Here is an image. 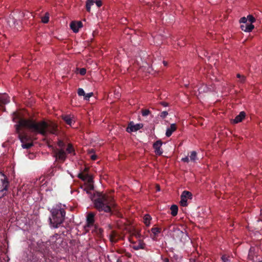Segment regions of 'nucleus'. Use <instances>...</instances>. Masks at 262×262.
<instances>
[{
  "mask_svg": "<svg viewBox=\"0 0 262 262\" xmlns=\"http://www.w3.org/2000/svg\"><path fill=\"white\" fill-rule=\"evenodd\" d=\"M49 13L48 12L46 13L45 16L41 17V21L43 23L46 24L49 21Z\"/></svg>",
  "mask_w": 262,
  "mask_h": 262,
  "instance_id": "22",
  "label": "nucleus"
},
{
  "mask_svg": "<svg viewBox=\"0 0 262 262\" xmlns=\"http://www.w3.org/2000/svg\"><path fill=\"white\" fill-rule=\"evenodd\" d=\"M160 103L164 107L168 106V103L166 102H161Z\"/></svg>",
  "mask_w": 262,
  "mask_h": 262,
  "instance_id": "41",
  "label": "nucleus"
},
{
  "mask_svg": "<svg viewBox=\"0 0 262 262\" xmlns=\"http://www.w3.org/2000/svg\"><path fill=\"white\" fill-rule=\"evenodd\" d=\"M111 240L112 241H113V238H112V237H111Z\"/></svg>",
  "mask_w": 262,
  "mask_h": 262,
  "instance_id": "50",
  "label": "nucleus"
},
{
  "mask_svg": "<svg viewBox=\"0 0 262 262\" xmlns=\"http://www.w3.org/2000/svg\"><path fill=\"white\" fill-rule=\"evenodd\" d=\"M222 259L223 262H231L229 257L226 256V255H223L222 257Z\"/></svg>",
  "mask_w": 262,
  "mask_h": 262,
  "instance_id": "31",
  "label": "nucleus"
},
{
  "mask_svg": "<svg viewBox=\"0 0 262 262\" xmlns=\"http://www.w3.org/2000/svg\"><path fill=\"white\" fill-rule=\"evenodd\" d=\"M144 247L142 245H140L134 247V249L136 250H139L140 249H143Z\"/></svg>",
  "mask_w": 262,
  "mask_h": 262,
  "instance_id": "40",
  "label": "nucleus"
},
{
  "mask_svg": "<svg viewBox=\"0 0 262 262\" xmlns=\"http://www.w3.org/2000/svg\"><path fill=\"white\" fill-rule=\"evenodd\" d=\"M95 214L94 212H90L86 216V221L89 226L92 225L94 223V217Z\"/></svg>",
  "mask_w": 262,
  "mask_h": 262,
  "instance_id": "14",
  "label": "nucleus"
},
{
  "mask_svg": "<svg viewBox=\"0 0 262 262\" xmlns=\"http://www.w3.org/2000/svg\"><path fill=\"white\" fill-rule=\"evenodd\" d=\"M215 90L214 85L211 84V85H202L198 90L200 94L203 93H207L209 92H212Z\"/></svg>",
  "mask_w": 262,
  "mask_h": 262,
  "instance_id": "9",
  "label": "nucleus"
},
{
  "mask_svg": "<svg viewBox=\"0 0 262 262\" xmlns=\"http://www.w3.org/2000/svg\"><path fill=\"white\" fill-rule=\"evenodd\" d=\"M162 145V142L159 140L154 143L153 147L155 149V152L157 155H161L162 154L163 151L161 150L160 148Z\"/></svg>",
  "mask_w": 262,
  "mask_h": 262,
  "instance_id": "11",
  "label": "nucleus"
},
{
  "mask_svg": "<svg viewBox=\"0 0 262 262\" xmlns=\"http://www.w3.org/2000/svg\"><path fill=\"white\" fill-rule=\"evenodd\" d=\"M9 182L7 177L0 171V198L3 197L7 190Z\"/></svg>",
  "mask_w": 262,
  "mask_h": 262,
  "instance_id": "5",
  "label": "nucleus"
},
{
  "mask_svg": "<svg viewBox=\"0 0 262 262\" xmlns=\"http://www.w3.org/2000/svg\"><path fill=\"white\" fill-rule=\"evenodd\" d=\"M62 119L63 120L69 125H71L72 123L73 120L70 116H63Z\"/></svg>",
  "mask_w": 262,
  "mask_h": 262,
  "instance_id": "18",
  "label": "nucleus"
},
{
  "mask_svg": "<svg viewBox=\"0 0 262 262\" xmlns=\"http://www.w3.org/2000/svg\"><path fill=\"white\" fill-rule=\"evenodd\" d=\"M23 128H26L34 134H41L46 136L48 133L55 134L57 125L52 122L48 123L44 121L36 122L31 119H19L18 124L15 125L16 132L21 143H26L30 140L29 137L24 132H21Z\"/></svg>",
  "mask_w": 262,
  "mask_h": 262,
  "instance_id": "1",
  "label": "nucleus"
},
{
  "mask_svg": "<svg viewBox=\"0 0 262 262\" xmlns=\"http://www.w3.org/2000/svg\"><path fill=\"white\" fill-rule=\"evenodd\" d=\"M21 17H25V13L24 12H22L21 13Z\"/></svg>",
  "mask_w": 262,
  "mask_h": 262,
  "instance_id": "47",
  "label": "nucleus"
},
{
  "mask_svg": "<svg viewBox=\"0 0 262 262\" xmlns=\"http://www.w3.org/2000/svg\"><path fill=\"white\" fill-rule=\"evenodd\" d=\"M53 150L54 153V156L56 160L61 161H64L66 158V152L63 149H57L53 147Z\"/></svg>",
  "mask_w": 262,
  "mask_h": 262,
  "instance_id": "7",
  "label": "nucleus"
},
{
  "mask_svg": "<svg viewBox=\"0 0 262 262\" xmlns=\"http://www.w3.org/2000/svg\"><path fill=\"white\" fill-rule=\"evenodd\" d=\"M246 116V113L244 112H241L238 115H237L235 119L231 120L233 123H238L242 121Z\"/></svg>",
  "mask_w": 262,
  "mask_h": 262,
  "instance_id": "12",
  "label": "nucleus"
},
{
  "mask_svg": "<svg viewBox=\"0 0 262 262\" xmlns=\"http://www.w3.org/2000/svg\"><path fill=\"white\" fill-rule=\"evenodd\" d=\"M156 188L157 191H159L160 190V185H159L156 184Z\"/></svg>",
  "mask_w": 262,
  "mask_h": 262,
  "instance_id": "45",
  "label": "nucleus"
},
{
  "mask_svg": "<svg viewBox=\"0 0 262 262\" xmlns=\"http://www.w3.org/2000/svg\"><path fill=\"white\" fill-rule=\"evenodd\" d=\"M163 64H164V65L165 66H167V64H168L167 62H166V61H163Z\"/></svg>",
  "mask_w": 262,
  "mask_h": 262,
  "instance_id": "46",
  "label": "nucleus"
},
{
  "mask_svg": "<svg viewBox=\"0 0 262 262\" xmlns=\"http://www.w3.org/2000/svg\"><path fill=\"white\" fill-rule=\"evenodd\" d=\"M143 127V124L142 123H138L135 124L133 122H130L128 124V126L126 128V131L128 133L136 132Z\"/></svg>",
  "mask_w": 262,
  "mask_h": 262,
  "instance_id": "8",
  "label": "nucleus"
},
{
  "mask_svg": "<svg viewBox=\"0 0 262 262\" xmlns=\"http://www.w3.org/2000/svg\"><path fill=\"white\" fill-rule=\"evenodd\" d=\"M9 97L6 94H0V106L9 102Z\"/></svg>",
  "mask_w": 262,
  "mask_h": 262,
  "instance_id": "16",
  "label": "nucleus"
},
{
  "mask_svg": "<svg viewBox=\"0 0 262 262\" xmlns=\"http://www.w3.org/2000/svg\"><path fill=\"white\" fill-rule=\"evenodd\" d=\"M177 129L176 124L173 123L171 124L170 127L168 128L166 132V136L168 137H170L172 133Z\"/></svg>",
  "mask_w": 262,
  "mask_h": 262,
  "instance_id": "15",
  "label": "nucleus"
},
{
  "mask_svg": "<svg viewBox=\"0 0 262 262\" xmlns=\"http://www.w3.org/2000/svg\"><path fill=\"white\" fill-rule=\"evenodd\" d=\"M151 232H152V233H154L155 235H156L157 233L160 232V228H156V227L152 228L151 229Z\"/></svg>",
  "mask_w": 262,
  "mask_h": 262,
  "instance_id": "28",
  "label": "nucleus"
},
{
  "mask_svg": "<svg viewBox=\"0 0 262 262\" xmlns=\"http://www.w3.org/2000/svg\"><path fill=\"white\" fill-rule=\"evenodd\" d=\"M66 150L69 153H71L72 152L74 151L73 148L71 144L68 145Z\"/></svg>",
  "mask_w": 262,
  "mask_h": 262,
  "instance_id": "33",
  "label": "nucleus"
},
{
  "mask_svg": "<svg viewBox=\"0 0 262 262\" xmlns=\"http://www.w3.org/2000/svg\"><path fill=\"white\" fill-rule=\"evenodd\" d=\"M91 199L94 203L95 208L99 211L111 212L112 209L116 205L112 196L100 192H97L91 196Z\"/></svg>",
  "mask_w": 262,
  "mask_h": 262,
  "instance_id": "2",
  "label": "nucleus"
},
{
  "mask_svg": "<svg viewBox=\"0 0 262 262\" xmlns=\"http://www.w3.org/2000/svg\"><path fill=\"white\" fill-rule=\"evenodd\" d=\"M192 194L191 192L188 191H184L182 193V194L181 195V201H180V204L182 206H187V199H192Z\"/></svg>",
  "mask_w": 262,
  "mask_h": 262,
  "instance_id": "6",
  "label": "nucleus"
},
{
  "mask_svg": "<svg viewBox=\"0 0 262 262\" xmlns=\"http://www.w3.org/2000/svg\"><path fill=\"white\" fill-rule=\"evenodd\" d=\"M78 177L84 181L86 180V174L84 176L81 173H79L78 175Z\"/></svg>",
  "mask_w": 262,
  "mask_h": 262,
  "instance_id": "39",
  "label": "nucleus"
},
{
  "mask_svg": "<svg viewBox=\"0 0 262 262\" xmlns=\"http://www.w3.org/2000/svg\"><path fill=\"white\" fill-rule=\"evenodd\" d=\"M77 93H78V95L80 96H85V92H84V90L81 88H79L78 89Z\"/></svg>",
  "mask_w": 262,
  "mask_h": 262,
  "instance_id": "26",
  "label": "nucleus"
},
{
  "mask_svg": "<svg viewBox=\"0 0 262 262\" xmlns=\"http://www.w3.org/2000/svg\"><path fill=\"white\" fill-rule=\"evenodd\" d=\"M97 156L95 154H93L91 156V158L93 160H95L97 159Z\"/></svg>",
  "mask_w": 262,
  "mask_h": 262,
  "instance_id": "43",
  "label": "nucleus"
},
{
  "mask_svg": "<svg viewBox=\"0 0 262 262\" xmlns=\"http://www.w3.org/2000/svg\"><path fill=\"white\" fill-rule=\"evenodd\" d=\"M86 180L89 183H92L93 182V177L89 174H86Z\"/></svg>",
  "mask_w": 262,
  "mask_h": 262,
  "instance_id": "32",
  "label": "nucleus"
},
{
  "mask_svg": "<svg viewBox=\"0 0 262 262\" xmlns=\"http://www.w3.org/2000/svg\"><path fill=\"white\" fill-rule=\"evenodd\" d=\"M78 177L84 181L86 180V174L84 176L81 173H79L78 175Z\"/></svg>",
  "mask_w": 262,
  "mask_h": 262,
  "instance_id": "38",
  "label": "nucleus"
},
{
  "mask_svg": "<svg viewBox=\"0 0 262 262\" xmlns=\"http://www.w3.org/2000/svg\"><path fill=\"white\" fill-rule=\"evenodd\" d=\"M94 188L93 185L90 183L89 186V189H85L84 190L86 191L87 193H89V190H92Z\"/></svg>",
  "mask_w": 262,
  "mask_h": 262,
  "instance_id": "35",
  "label": "nucleus"
},
{
  "mask_svg": "<svg viewBox=\"0 0 262 262\" xmlns=\"http://www.w3.org/2000/svg\"><path fill=\"white\" fill-rule=\"evenodd\" d=\"M143 220L144 224L147 226H148L150 224V221L151 220V217L149 214H146L144 216Z\"/></svg>",
  "mask_w": 262,
  "mask_h": 262,
  "instance_id": "20",
  "label": "nucleus"
},
{
  "mask_svg": "<svg viewBox=\"0 0 262 262\" xmlns=\"http://www.w3.org/2000/svg\"><path fill=\"white\" fill-rule=\"evenodd\" d=\"M58 146L60 148V149H63L65 146L64 143L61 140H59L57 143Z\"/></svg>",
  "mask_w": 262,
  "mask_h": 262,
  "instance_id": "29",
  "label": "nucleus"
},
{
  "mask_svg": "<svg viewBox=\"0 0 262 262\" xmlns=\"http://www.w3.org/2000/svg\"><path fill=\"white\" fill-rule=\"evenodd\" d=\"M141 113L143 116H146L148 115L150 113V112L148 110H142Z\"/></svg>",
  "mask_w": 262,
  "mask_h": 262,
  "instance_id": "30",
  "label": "nucleus"
},
{
  "mask_svg": "<svg viewBox=\"0 0 262 262\" xmlns=\"http://www.w3.org/2000/svg\"><path fill=\"white\" fill-rule=\"evenodd\" d=\"M95 4V1L87 0L86 2V9L88 12H90L91 6Z\"/></svg>",
  "mask_w": 262,
  "mask_h": 262,
  "instance_id": "19",
  "label": "nucleus"
},
{
  "mask_svg": "<svg viewBox=\"0 0 262 262\" xmlns=\"http://www.w3.org/2000/svg\"><path fill=\"white\" fill-rule=\"evenodd\" d=\"M94 95L93 92H91L89 93H88L86 94H85V96H84V99L86 100H89L90 98L92 96H93Z\"/></svg>",
  "mask_w": 262,
  "mask_h": 262,
  "instance_id": "27",
  "label": "nucleus"
},
{
  "mask_svg": "<svg viewBox=\"0 0 262 262\" xmlns=\"http://www.w3.org/2000/svg\"><path fill=\"white\" fill-rule=\"evenodd\" d=\"M52 216L50 217V224L54 228H57L64 220L66 212L63 209L54 208L51 210Z\"/></svg>",
  "mask_w": 262,
  "mask_h": 262,
  "instance_id": "3",
  "label": "nucleus"
},
{
  "mask_svg": "<svg viewBox=\"0 0 262 262\" xmlns=\"http://www.w3.org/2000/svg\"><path fill=\"white\" fill-rule=\"evenodd\" d=\"M95 151H94V150L93 149H89L88 150V152L90 154H92V153H94Z\"/></svg>",
  "mask_w": 262,
  "mask_h": 262,
  "instance_id": "44",
  "label": "nucleus"
},
{
  "mask_svg": "<svg viewBox=\"0 0 262 262\" xmlns=\"http://www.w3.org/2000/svg\"><path fill=\"white\" fill-rule=\"evenodd\" d=\"M247 18V20H248L249 21V22L250 23V24H252V23L254 22L255 20V18L251 15H249Z\"/></svg>",
  "mask_w": 262,
  "mask_h": 262,
  "instance_id": "25",
  "label": "nucleus"
},
{
  "mask_svg": "<svg viewBox=\"0 0 262 262\" xmlns=\"http://www.w3.org/2000/svg\"><path fill=\"white\" fill-rule=\"evenodd\" d=\"M82 27V24L81 21H73L70 24V28L74 32H78L79 29Z\"/></svg>",
  "mask_w": 262,
  "mask_h": 262,
  "instance_id": "10",
  "label": "nucleus"
},
{
  "mask_svg": "<svg viewBox=\"0 0 262 262\" xmlns=\"http://www.w3.org/2000/svg\"><path fill=\"white\" fill-rule=\"evenodd\" d=\"M168 115V112L166 111L162 112L160 114V117L162 118H164Z\"/></svg>",
  "mask_w": 262,
  "mask_h": 262,
  "instance_id": "36",
  "label": "nucleus"
},
{
  "mask_svg": "<svg viewBox=\"0 0 262 262\" xmlns=\"http://www.w3.org/2000/svg\"><path fill=\"white\" fill-rule=\"evenodd\" d=\"M79 73L81 75H85V73H86V69L85 68H81V69H80V70H79Z\"/></svg>",
  "mask_w": 262,
  "mask_h": 262,
  "instance_id": "37",
  "label": "nucleus"
},
{
  "mask_svg": "<svg viewBox=\"0 0 262 262\" xmlns=\"http://www.w3.org/2000/svg\"><path fill=\"white\" fill-rule=\"evenodd\" d=\"M169 230L170 235L176 241L185 243L189 239L187 233L183 232L173 226H170Z\"/></svg>",
  "mask_w": 262,
  "mask_h": 262,
  "instance_id": "4",
  "label": "nucleus"
},
{
  "mask_svg": "<svg viewBox=\"0 0 262 262\" xmlns=\"http://www.w3.org/2000/svg\"><path fill=\"white\" fill-rule=\"evenodd\" d=\"M247 18L246 17H242L239 20L240 23H243V24H246L247 23Z\"/></svg>",
  "mask_w": 262,
  "mask_h": 262,
  "instance_id": "34",
  "label": "nucleus"
},
{
  "mask_svg": "<svg viewBox=\"0 0 262 262\" xmlns=\"http://www.w3.org/2000/svg\"><path fill=\"white\" fill-rule=\"evenodd\" d=\"M196 157V152L195 151H192L191 152V155L190 156V160L191 161H194Z\"/></svg>",
  "mask_w": 262,
  "mask_h": 262,
  "instance_id": "24",
  "label": "nucleus"
},
{
  "mask_svg": "<svg viewBox=\"0 0 262 262\" xmlns=\"http://www.w3.org/2000/svg\"><path fill=\"white\" fill-rule=\"evenodd\" d=\"M182 161L184 162H189V159L188 157H186L185 158H183L182 159Z\"/></svg>",
  "mask_w": 262,
  "mask_h": 262,
  "instance_id": "42",
  "label": "nucleus"
},
{
  "mask_svg": "<svg viewBox=\"0 0 262 262\" xmlns=\"http://www.w3.org/2000/svg\"><path fill=\"white\" fill-rule=\"evenodd\" d=\"M171 214L173 216H175L178 214V207L176 205H172L170 207Z\"/></svg>",
  "mask_w": 262,
  "mask_h": 262,
  "instance_id": "17",
  "label": "nucleus"
},
{
  "mask_svg": "<svg viewBox=\"0 0 262 262\" xmlns=\"http://www.w3.org/2000/svg\"><path fill=\"white\" fill-rule=\"evenodd\" d=\"M236 77L239 79L238 82L241 83H244L245 82L246 78L244 75H241L240 74H237L236 75Z\"/></svg>",
  "mask_w": 262,
  "mask_h": 262,
  "instance_id": "21",
  "label": "nucleus"
},
{
  "mask_svg": "<svg viewBox=\"0 0 262 262\" xmlns=\"http://www.w3.org/2000/svg\"><path fill=\"white\" fill-rule=\"evenodd\" d=\"M188 85H189V83L185 84V86L186 87H188Z\"/></svg>",
  "mask_w": 262,
  "mask_h": 262,
  "instance_id": "49",
  "label": "nucleus"
},
{
  "mask_svg": "<svg viewBox=\"0 0 262 262\" xmlns=\"http://www.w3.org/2000/svg\"><path fill=\"white\" fill-rule=\"evenodd\" d=\"M164 261H165V262H169V259H168V258H165V259H164Z\"/></svg>",
  "mask_w": 262,
  "mask_h": 262,
  "instance_id": "48",
  "label": "nucleus"
},
{
  "mask_svg": "<svg viewBox=\"0 0 262 262\" xmlns=\"http://www.w3.org/2000/svg\"><path fill=\"white\" fill-rule=\"evenodd\" d=\"M241 29L247 32H251L254 28V26L252 24H244L241 26Z\"/></svg>",
  "mask_w": 262,
  "mask_h": 262,
  "instance_id": "13",
  "label": "nucleus"
},
{
  "mask_svg": "<svg viewBox=\"0 0 262 262\" xmlns=\"http://www.w3.org/2000/svg\"><path fill=\"white\" fill-rule=\"evenodd\" d=\"M33 146V143L32 142H30V143H22V144H21V146L23 148H26V149H29L30 148L31 146Z\"/></svg>",
  "mask_w": 262,
  "mask_h": 262,
  "instance_id": "23",
  "label": "nucleus"
}]
</instances>
